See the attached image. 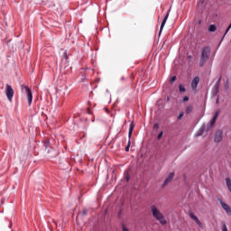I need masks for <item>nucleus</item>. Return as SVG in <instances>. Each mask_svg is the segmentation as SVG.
Listing matches in <instances>:
<instances>
[{"instance_id":"6ab92c4d","label":"nucleus","mask_w":231,"mask_h":231,"mask_svg":"<svg viewBox=\"0 0 231 231\" xmlns=\"http://www.w3.org/2000/svg\"><path fill=\"white\" fill-rule=\"evenodd\" d=\"M122 229H123V231H129V229L127 228V226H125V224H122Z\"/></svg>"},{"instance_id":"5701e85b","label":"nucleus","mask_w":231,"mask_h":231,"mask_svg":"<svg viewBox=\"0 0 231 231\" xmlns=\"http://www.w3.org/2000/svg\"><path fill=\"white\" fill-rule=\"evenodd\" d=\"M160 125L158 123L153 125V129H159Z\"/></svg>"},{"instance_id":"f3484780","label":"nucleus","mask_w":231,"mask_h":231,"mask_svg":"<svg viewBox=\"0 0 231 231\" xmlns=\"http://www.w3.org/2000/svg\"><path fill=\"white\" fill-rule=\"evenodd\" d=\"M130 147H131V140L128 141V144H127L126 147L125 148V151L126 152H129Z\"/></svg>"},{"instance_id":"a878e982","label":"nucleus","mask_w":231,"mask_h":231,"mask_svg":"<svg viewBox=\"0 0 231 231\" xmlns=\"http://www.w3.org/2000/svg\"><path fill=\"white\" fill-rule=\"evenodd\" d=\"M49 143H50V141H45V142H44V146L47 148L48 145H49Z\"/></svg>"},{"instance_id":"bb28decb","label":"nucleus","mask_w":231,"mask_h":231,"mask_svg":"<svg viewBox=\"0 0 231 231\" xmlns=\"http://www.w3.org/2000/svg\"><path fill=\"white\" fill-rule=\"evenodd\" d=\"M88 115H91V110H88Z\"/></svg>"},{"instance_id":"393cba45","label":"nucleus","mask_w":231,"mask_h":231,"mask_svg":"<svg viewBox=\"0 0 231 231\" xmlns=\"http://www.w3.org/2000/svg\"><path fill=\"white\" fill-rule=\"evenodd\" d=\"M183 102H189V97L185 96V97H183Z\"/></svg>"},{"instance_id":"0eeeda50","label":"nucleus","mask_w":231,"mask_h":231,"mask_svg":"<svg viewBox=\"0 0 231 231\" xmlns=\"http://www.w3.org/2000/svg\"><path fill=\"white\" fill-rule=\"evenodd\" d=\"M173 178H174V172L170 173L169 176L164 180L162 187H167V185H169V183L172 181Z\"/></svg>"},{"instance_id":"9d476101","label":"nucleus","mask_w":231,"mask_h":231,"mask_svg":"<svg viewBox=\"0 0 231 231\" xmlns=\"http://www.w3.org/2000/svg\"><path fill=\"white\" fill-rule=\"evenodd\" d=\"M217 116H219V110H217L216 112L214 117L211 119L209 128L214 127V125L216 124V121L217 120Z\"/></svg>"},{"instance_id":"f03ea898","label":"nucleus","mask_w":231,"mask_h":231,"mask_svg":"<svg viewBox=\"0 0 231 231\" xmlns=\"http://www.w3.org/2000/svg\"><path fill=\"white\" fill-rule=\"evenodd\" d=\"M210 47H204L202 49V52H201V56H200V60H199V67L203 68V66H205V64H207V61L208 60V59H210Z\"/></svg>"},{"instance_id":"412c9836","label":"nucleus","mask_w":231,"mask_h":231,"mask_svg":"<svg viewBox=\"0 0 231 231\" xmlns=\"http://www.w3.org/2000/svg\"><path fill=\"white\" fill-rule=\"evenodd\" d=\"M162 136H163V132H161V133L158 134V136H157V140H162Z\"/></svg>"},{"instance_id":"c756f323","label":"nucleus","mask_w":231,"mask_h":231,"mask_svg":"<svg viewBox=\"0 0 231 231\" xmlns=\"http://www.w3.org/2000/svg\"><path fill=\"white\" fill-rule=\"evenodd\" d=\"M226 32H225L224 37H226Z\"/></svg>"},{"instance_id":"aec40b11","label":"nucleus","mask_w":231,"mask_h":231,"mask_svg":"<svg viewBox=\"0 0 231 231\" xmlns=\"http://www.w3.org/2000/svg\"><path fill=\"white\" fill-rule=\"evenodd\" d=\"M176 76H173L171 78L170 82L172 84L173 82H176Z\"/></svg>"},{"instance_id":"cd10ccee","label":"nucleus","mask_w":231,"mask_h":231,"mask_svg":"<svg viewBox=\"0 0 231 231\" xmlns=\"http://www.w3.org/2000/svg\"><path fill=\"white\" fill-rule=\"evenodd\" d=\"M219 103V99H217V104H218Z\"/></svg>"},{"instance_id":"a211bd4d","label":"nucleus","mask_w":231,"mask_h":231,"mask_svg":"<svg viewBox=\"0 0 231 231\" xmlns=\"http://www.w3.org/2000/svg\"><path fill=\"white\" fill-rule=\"evenodd\" d=\"M222 231H228V227H226V224L222 223Z\"/></svg>"},{"instance_id":"c85d7f7f","label":"nucleus","mask_w":231,"mask_h":231,"mask_svg":"<svg viewBox=\"0 0 231 231\" xmlns=\"http://www.w3.org/2000/svg\"><path fill=\"white\" fill-rule=\"evenodd\" d=\"M126 180L129 181V177L126 178Z\"/></svg>"},{"instance_id":"f257e3e1","label":"nucleus","mask_w":231,"mask_h":231,"mask_svg":"<svg viewBox=\"0 0 231 231\" xmlns=\"http://www.w3.org/2000/svg\"><path fill=\"white\" fill-rule=\"evenodd\" d=\"M151 212L152 215V217L156 219V221H159L162 226L167 225V220L165 219V216H163V213L156 207V205H152L150 207Z\"/></svg>"},{"instance_id":"ddd939ff","label":"nucleus","mask_w":231,"mask_h":231,"mask_svg":"<svg viewBox=\"0 0 231 231\" xmlns=\"http://www.w3.org/2000/svg\"><path fill=\"white\" fill-rule=\"evenodd\" d=\"M219 86H221V78L217 81L215 85V91L216 93H219Z\"/></svg>"},{"instance_id":"f8f14e48","label":"nucleus","mask_w":231,"mask_h":231,"mask_svg":"<svg viewBox=\"0 0 231 231\" xmlns=\"http://www.w3.org/2000/svg\"><path fill=\"white\" fill-rule=\"evenodd\" d=\"M133 131H134V123L130 124L129 132H128L129 138L133 136Z\"/></svg>"},{"instance_id":"4be33fe9","label":"nucleus","mask_w":231,"mask_h":231,"mask_svg":"<svg viewBox=\"0 0 231 231\" xmlns=\"http://www.w3.org/2000/svg\"><path fill=\"white\" fill-rule=\"evenodd\" d=\"M185 114L183 112H181L179 116H178V120H181V118H183V116Z\"/></svg>"},{"instance_id":"4468645a","label":"nucleus","mask_w":231,"mask_h":231,"mask_svg":"<svg viewBox=\"0 0 231 231\" xmlns=\"http://www.w3.org/2000/svg\"><path fill=\"white\" fill-rule=\"evenodd\" d=\"M216 30H217V26H216V24L209 25L208 32H216Z\"/></svg>"},{"instance_id":"7ed1b4c3","label":"nucleus","mask_w":231,"mask_h":231,"mask_svg":"<svg viewBox=\"0 0 231 231\" xmlns=\"http://www.w3.org/2000/svg\"><path fill=\"white\" fill-rule=\"evenodd\" d=\"M22 91H25L27 95L28 105L32 106V102L33 100V94L32 93V89L24 85H22Z\"/></svg>"},{"instance_id":"6e6552de","label":"nucleus","mask_w":231,"mask_h":231,"mask_svg":"<svg viewBox=\"0 0 231 231\" xmlns=\"http://www.w3.org/2000/svg\"><path fill=\"white\" fill-rule=\"evenodd\" d=\"M189 216L191 219H193V221H195V223H197V225H199V226H202L203 224H201V221H199V218H198L196 217V215H194V213L189 212Z\"/></svg>"},{"instance_id":"20e7f679","label":"nucleus","mask_w":231,"mask_h":231,"mask_svg":"<svg viewBox=\"0 0 231 231\" xmlns=\"http://www.w3.org/2000/svg\"><path fill=\"white\" fill-rule=\"evenodd\" d=\"M5 95L7 97V100H9V102H12V98H14V88L9 84L5 85Z\"/></svg>"},{"instance_id":"39448f33","label":"nucleus","mask_w":231,"mask_h":231,"mask_svg":"<svg viewBox=\"0 0 231 231\" xmlns=\"http://www.w3.org/2000/svg\"><path fill=\"white\" fill-rule=\"evenodd\" d=\"M221 140H223V131L217 130L215 134V142L217 143H219V142H221Z\"/></svg>"},{"instance_id":"2eb2a0df","label":"nucleus","mask_w":231,"mask_h":231,"mask_svg":"<svg viewBox=\"0 0 231 231\" xmlns=\"http://www.w3.org/2000/svg\"><path fill=\"white\" fill-rule=\"evenodd\" d=\"M192 109H193L192 106H190V105L188 106L186 108V114L190 115V113H192Z\"/></svg>"},{"instance_id":"b1692460","label":"nucleus","mask_w":231,"mask_h":231,"mask_svg":"<svg viewBox=\"0 0 231 231\" xmlns=\"http://www.w3.org/2000/svg\"><path fill=\"white\" fill-rule=\"evenodd\" d=\"M82 216H88V209H83Z\"/></svg>"},{"instance_id":"423d86ee","label":"nucleus","mask_w":231,"mask_h":231,"mask_svg":"<svg viewBox=\"0 0 231 231\" xmlns=\"http://www.w3.org/2000/svg\"><path fill=\"white\" fill-rule=\"evenodd\" d=\"M220 205L222 208L226 212L227 216H231V208L226 203L223 202V200H220Z\"/></svg>"},{"instance_id":"1a4fd4ad","label":"nucleus","mask_w":231,"mask_h":231,"mask_svg":"<svg viewBox=\"0 0 231 231\" xmlns=\"http://www.w3.org/2000/svg\"><path fill=\"white\" fill-rule=\"evenodd\" d=\"M198 84H199V77H195L191 81V88L192 89H197Z\"/></svg>"},{"instance_id":"dca6fc26","label":"nucleus","mask_w":231,"mask_h":231,"mask_svg":"<svg viewBox=\"0 0 231 231\" xmlns=\"http://www.w3.org/2000/svg\"><path fill=\"white\" fill-rule=\"evenodd\" d=\"M179 91L180 93H185V91H187V89L183 87V85H180L179 86Z\"/></svg>"},{"instance_id":"9b49d317","label":"nucleus","mask_w":231,"mask_h":231,"mask_svg":"<svg viewBox=\"0 0 231 231\" xmlns=\"http://www.w3.org/2000/svg\"><path fill=\"white\" fill-rule=\"evenodd\" d=\"M168 19H169V13H167V14L165 15V17L163 18V20L162 22L161 28H160V33H162V31L163 30Z\"/></svg>"}]
</instances>
